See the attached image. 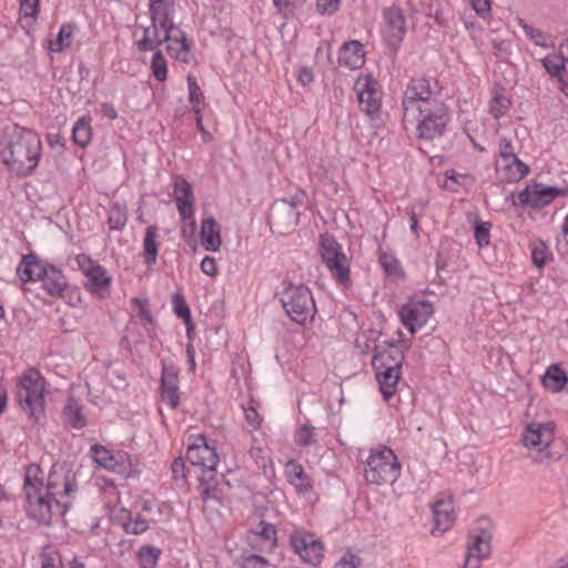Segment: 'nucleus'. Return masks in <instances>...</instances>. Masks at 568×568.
I'll return each mask as SVG.
<instances>
[{"mask_svg": "<svg viewBox=\"0 0 568 568\" xmlns=\"http://www.w3.org/2000/svg\"><path fill=\"white\" fill-rule=\"evenodd\" d=\"M42 144L39 135L16 123L7 124L2 131L0 161L18 178L29 176L41 159Z\"/></svg>", "mask_w": 568, "mask_h": 568, "instance_id": "1", "label": "nucleus"}, {"mask_svg": "<svg viewBox=\"0 0 568 568\" xmlns=\"http://www.w3.org/2000/svg\"><path fill=\"white\" fill-rule=\"evenodd\" d=\"M191 440L187 445L186 458L193 466L201 469L199 489L202 497H216V493L223 494L215 479V468L219 463L215 447L209 445L204 435L192 437Z\"/></svg>", "mask_w": 568, "mask_h": 568, "instance_id": "2", "label": "nucleus"}, {"mask_svg": "<svg viewBox=\"0 0 568 568\" xmlns=\"http://www.w3.org/2000/svg\"><path fill=\"white\" fill-rule=\"evenodd\" d=\"M403 361L404 353L396 343L378 345L375 348L372 365L385 399H389L395 394Z\"/></svg>", "mask_w": 568, "mask_h": 568, "instance_id": "3", "label": "nucleus"}, {"mask_svg": "<svg viewBox=\"0 0 568 568\" xmlns=\"http://www.w3.org/2000/svg\"><path fill=\"white\" fill-rule=\"evenodd\" d=\"M440 101L438 83L435 79L424 75L412 78L403 94V119L413 120L422 108Z\"/></svg>", "mask_w": 568, "mask_h": 568, "instance_id": "4", "label": "nucleus"}, {"mask_svg": "<svg viewBox=\"0 0 568 568\" xmlns=\"http://www.w3.org/2000/svg\"><path fill=\"white\" fill-rule=\"evenodd\" d=\"M45 381L36 369L27 371L17 385V400L20 408L34 422L44 413Z\"/></svg>", "mask_w": 568, "mask_h": 568, "instance_id": "5", "label": "nucleus"}, {"mask_svg": "<svg viewBox=\"0 0 568 568\" xmlns=\"http://www.w3.org/2000/svg\"><path fill=\"white\" fill-rule=\"evenodd\" d=\"M277 295L287 316L297 324H305L315 316V301L307 286L288 283Z\"/></svg>", "mask_w": 568, "mask_h": 568, "instance_id": "6", "label": "nucleus"}, {"mask_svg": "<svg viewBox=\"0 0 568 568\" xmlns=\"http://www.w3.org/2000/svg\"><path fill=\"white\" fill-rule=\"evenodd\" d=\"M417 112L418 114L413 120L403 119V122L405 125L410 124L416 126L418 139L430 141L444 134L450 121L448 106L444 101L432 103Z\"/></svg>", "mask_w": 568, "mask_h": 568, "instance_id": "7", "label": "nucleus"}, {"mask_svg": "<svg viewBox=\"0 0 568 568\" xmlns=\"http://www.w3.org/2000/svg\"><path fill=\"white\" fill-rule=\"evenodd\" d=\"M400 474V464L388 447L373 449L366 460L365 479L378 486L392 485Z\"/></svg>", "mask_w": 568, "mask_h": 568, "instance_id": "8", "label": "nucleus"}, {"mask_svg": "<svg viewBox=\"0 0 568 568\" xmlns=\"http://www.w3.org/2000/svg\"><path fill=\"white\" fill-rule=\"evenodd\" d=\"M318 252L325 266L336 282L343 286L352 284L349 276L351 263L343 252L342 245L328 233L321 235Z\"/></svg>", "mask_w": 568, "mask_h": 568, "instance_id": "9", "label": "nucleus"}, {"mask_svg": "<svg viewBox=\"0 0 568 568\" xmlns=\"http://www.w3.org/2000/svg\"><path fill=\"white\" fill-rule=\"evenodd\" d=\"M493 524L489 518L480 517L469 531L467 554L463 568H479L484 558L490 554Z\"/></svg>", "mask_w": 568, "mask_h": 568, "instance_id": "10", "label": "nucleus"}, {"mask_svg": "<svg viewBox=\"0 0 568 568\" xmlns=\"http://www.w3.org/2000/svg\"><path fill=\"white\" fill-rule=\"evenodd\" d=\"M554 430L552 422L531 423L526 426L521 440L530 450L534 463L541 464L550 457L548 448L554 440Z\"/></svg>", "mask_w": 568, "mask_h": 568, "instance_id": "11", "label": "nucleus"}, {"mask_svg": "<svg viewBox=\"0 0 568 568\" xmlns=\"http://www.w3.org/2000/svg\"><path fill=\"white\" fill-rule=\"evenodd\" d=\"M288 544L300 559L308 565L318 566L324 558V544L311 531L294 529L288 536Z\"/></svg>", "mask_w": 568, "mask_h": 568, "instance_id": "12", "label": "nucleus"}, {"mask_svg": "<svg viewBox=\"0 0 568 568\" xmlns=\"http://www.w3.org/2000/svg\"><path fill=\"white\" fill-rule=\"evenodd\" d=\"M305 197L304 193L295 194L290 200H277L270 212V224L272 227L290 231L297 225L298 211L297 206L302 205Z\"/></svg>", "mask_w": 568, "mask_h": 568, "instance_id": "13", "label": "nucleus"}, {"mask_svg": "<svg viewBox=\"0 0 568 568\" xmlns=\"http://www.w3.org/2000/svg\"><path fill=\"white\" fill-rule=\"evenodd\" d=\"M434 313V306L428 301L410 300L399 310L403 325L412 333L426 324Z\"/></svg>", "mask_w": 568, "mask_h": 568, "instance_id": "14", "label": "nucleus"}, {"mask_svg": "<svg viewBox=\"0 0 568 568\" xmlns=\"http://www.w3.org/2000/svg\"><path fill=\"white\" fill-rule=\"evenodd\" d=\"M275 513L273 508L270 509L267 506L255 509L258 521L250 532L261 540L263 549L272 550L277 547V531L275 524L272 521V517L276 516Z\"/></svg>", "mask_w": 568, "mask_h": 568, "instance_id": "15", "label": "nucleus"}, {"mask_svg": "<svg viewBox=\"0 0 568 568\" xmlns=\"http://www.w3.org/2000/svg\"><path fill=\"white\" fill-rule=\"evenodd\" d=\"M359 108L368 115H374L381 109V93L377 82L371 75H359L354 84Z\"/></svg>", "mask_w": 568, "mask_h": 568, "instance_id": "16", "label": "nucleus"}, {"mask_svg": "<svg viewBox=\"0 0 568 568\" xmlns=\"http://www.w3.org/2000/svg\"><path fill=\"white\" fill-rule=\"evenodd\" d=\"M75 262L85 275L88 280L87 287L90 291L101 294V292L109 288L111 277L108 275V272L103 266L94 262L87 254H78L75 256Z\"/></svg>", "mask_w": 568, "mask_h": 568, "instance_id": "17", "label": "nucleus"}, {"mask_svg": "<svg viewBox=\"0 0 568 568\" xmlns=\"http://www.w3.org/2000/svg\"><path fill=\"white\" fill-rule=\"evenodd\" d=\"M562 192L559 187L532 182L518 193L520 204L531 209H542L549 205Z\"/></svg>", "mask_w": 568, "mask_h": 568, "instance_id": "18", "label": "nucleus"}, {"mask_svg": "<svg viewBox=\"0 0 568 568\" xmlns=\"http://www.w3.org/2000/svg\"><path fill=\"white\" fill-rule=\"evenodd\" d=\"M173 194L179 214L182 220H190V234H194V195L191 184L183 178H176L173 183Z\"/></svg>", "mask_w": 568, "mask_h": 568, "instance_id": "19", "label": "nucleus"}, {"mask_svg": "<svg viewBox=\"0 0 568 568\" xmlns=\"http://www.w3.org/2000/svg\"><path fill=\"white\" fill-rule=\"evenodd\" d=\"M77 489L75 475L69 469L53 467L48 476L43 497L70 495Z\"/></svg>", "mask_w": 568, "mask_h": 568, "instance_id": "20", "label": "nucleus"}, {"mask_svg": "<svg viewBox=\"0 0 568 568\" xmlns=\"http://www.w3.org/2000/svg\"><path fill=\"white\" fill-rule=\"evenodd\" d=\"M162 41L166 43V51L172 58L184 63H190L192 58V41L187 39L183 30L179 27L170 31L166 30V32L163 33Z\"/></svg>", "mask_w": 568, "mask_h": 568, "instance_id": "21", "label": "nucleus"}, {"mask_svg": "<svg viewBox=\"0 0 568 568\" xmlns=\"http://www.w3.org/2000/svg\"><path fill=\"white\" fill-rule=\"evenodd\" d=\"M433 513V528L432 536L438 537L447 531L455 520V506L454 499H436L430 505Z\"/></svg>", "mask_w": 568, "mask_h": 568, "instance_id": "22", "label": "nucleus"}, {"mask_svg": "<svg viewBox=\"0 0 568 568\" xmlns=\"http://www.w3.org/2000/svg\"><path fill=\"white\" fill-rule=\"evenodd\" d=\"M26 510L30 519L44 526L50 525L55 513H64L59 499H27Z\"/></svg>", "mask_w": 568, "mask_h": 568, "instance_id": "23", "label": "nucleus"}, {"mask_svg": "<svg viewBox=\"0 0 568 568\" xmlns=\"http://www.w3.org/2000/svg\"><path fill=\"white\" fill-rule=\"evenodd\" d=\"M383 13L386 21V41L396 51L406 33L404 14L397 7L387 8Z\"/></svg>", "mask_w": 568, "mask_h": 568, "instance_id": "24", "label": "nucleus"}, {"mask_svg": "<svg viewBox=\"0 0 568 568\" xmlns=\"http://www.w3.org/2000/svg\"><path fill=\"white\" fill-rule=\"evenodd\" d=\"M149 13L151 22L159 26L162 33L176 27L173 22L174 0H150Z\"/></svg>", "mask_w": 568, "mask_h": 568, "instance_id": "25", "label": "nucleus"}, {"mask_svg": "<svg viewBox=\"0 0 568 568\" xmlns=\"http://www.w3.org/2000/svg\"><path fill=\"white\" fill-rule=\"evenodd\" d=\"M161 398L168 405L175 409L180 403L179 395V375L174 367L163 365L161 376Z\"/></svg>", "mask_w": 568, "mask_h": 568, "instance_id": "26", "label": "nucleus"}, {"mask_svg": "<svg viewBox=\"0 0 568 568\" xmlns=\"http://www.w3.org/2000/svg\"><path fill=\"white\" fill-rule=\"evenodd\" d=\"M47 264L36 253L26 254L17 266V276L22 283L40 281L44 274L43 271L47 270Z\"/></svg>", "mask_w": 568, "mask_h": 568, "instance_id": "27", "label": "nucleus"}, {"mask_svg": "<svg viewBox=\"0 0 568 568\" xmlns=\"http://www.w3.org/2000/svg\"><path fill=\"white\" fill-rule=\"evenodd\" d=\"M41 277L42 288L52 297H61L68 287V280L63 272L52 264H47Z\"/></svg>", "mask_w": 568, "mask_h": 568, "instance_id": "28", "label": "nucleus"}, {"mask_svg": "<svg viewBox=\"0 0 568 568\" xmlns=\"http://www.w3.org/2000/svg\"><path fill=\"white\" fill-rule=\"evenodd\" d=\"M496 171L501 181L518 182L528 174L529 168L516 155L506 161H498Z\"/></svg>", "mask_w": 568, "mask_h": 568, "instance_id": "29", "label": "nucleus"}, {"mask_svg": "<svg viewBox=\"0 0 568 568\" xmlns=\"http://www.w3.org/2000/svg\"><path fill=\"white\" fill-rule=\"evenodd\" d=\"M365 52L359 41L351 40L344 42L338 55V63L349 69H359L364 65Z\"/></svg>", "mask_w": 568, "mask_h": 568, "instance_id": "30", "label": "nucleus"}, {"mask_svg": "<svg viewBox=\"0 0 568 568\" xmlns=\"http://www.w3.org/2000/svg\"><path fill=\"white\" fill-rule=\"evenodd\" d=\"M200 237L206 251L216 252L222 244L221 226L214 217L210 216L202 221Z\"/></svg>", "mask_w": 568, "mask_h": 568, "instance_id": "31", "label": "nucleus"}, {"mask_svg": "<svg viewBox=\"0 0 568 568\" xmlns=\"http://www.w3.org/2000/svg\"><path fill=\"white\" fill-rule=\"evenodd\" d=\"M568 384V374L558 364L550 365L544 376L542 385L552 393H560Z\"/></svg>", "mask_w": 568, "mask_h": 568, "instance_id": "32", "label": "nucleus"}, {"mask_svg": "<svg viewBox=\"0 0 568 568\" xmlns=\"http://www.w3.org/2000/svg\"><path fill=\"white\" fill-rule=\"evenodd\" d=\"M141 28L143 30V36L135 43L138 51L148 52L159 50V47L164 43V41H162L163 33L160 27L151 22L150 26Z\"/></svg>", "mask_w": 568, "mask_h": 568, "instance_id": "33", "label": "nucleus"}, {"mask_svg": "<svg viewBox=\"0 0 568 568\" xmlns=\"http://www.w3.org/2000/svg\"><path fill=\"white\" fill-rule=\"evenodd\" d=\"M42 470L39 465L31 464L27 467L24 474V493L26 497H43L41 494L42 483Z\"/></svg>", "mask_w": 568, "mask_h": 568, "instance_id": "34", "label": "nucleus"}, {"mask_svg": "<svg viewBox=\"0 0 568 568\" xmlns=\"http://www.w3.org/2000/svg\"><path fill=\"white\" fill-rule=\"evenodd\" d=\"M158 227L155 225H150L145 230V235L143 239V251L142 256L144 263L148 265H153L158 260L159 247H158Z\"/></svg>", "mask_w": 568, "mask_h": 568, "instance_id": "35", "label": "nucleus"}, {"mask_svg": "<svg viewBox=\"0 0 568 568\" xmlns=\"http://www.w3.org/2000/svg\"><path fill=\"white\" fill-rule=\"evenodd\" d=\"M77 29L78 28H77L75 23H72V22L62 23L60 27V30L57 34L55 40L49 42L48 49L50 51L57 52V53L62 52L65 49H68L72 43L73 34Z\"/></svg>", "mask_w": 568, "mask_h": 568, "instance_id": "36", "label": "nucleus"}, {"mask_svg": "<svg viewBox=\"0 0 568 568\" xmlns=\"http://www.w3.org/2000/svg\"><path fill=\"white\" fill-rule=\"evenodd\" d=\"M63 414L65 424L73 428L81 429L87 425V418L83 415L82 405L73 397L68 399Z\"/></svg>", "mask_w": 568, "mask_h": 568, "instance_id": "37", "label": "nucleus"}, {"mask_svg": "<svg viewBox=\"0 0 568 568\" xmlns=\"http://www.w3.org/2000/svg\"><path fill=\"white\" fill-rule=\"evenodd\" d=\"M92 139L91 118L83 115L78 119L72 129V140L80 148H85Z\"/></svg>", "mask_w": 568, "mask_h": 568, "instance_id": "38", "label": "nucleus"}, {"mask_svg": "<svg viewBox=\"0 0 568 568\" xmlns=\"http://www.w3.org/2000/svg\"><path fill=\"white\" fill-rule=\"evenodd\" d=\"M91 455L93 460L101 467L108 470H114L118 463L114 456L104 446L95 444L91 447Z\"/></svg>", "mask_w": 568, "mask_h": 568, "instance_id": "39", "label": "nucleus"}, {"mask_svg": "<svg viewBox=\"0 0 568 568\" xmlns=\"http://www.w3.org/2000/svg\"><path fill=\"white\" fill-rule=\"evenodd\" d=\"M128 221V214L124 205L115 203L109 211L108 224L111 230L121 231Z\"/></svg>", "mask_w": 568, "mask_h": 568, "instance_id": "40", "label": "nucleus"}, {"mask_svg": "<svg viewBox=\"0 0 568 568\" xmlns=\"http://www.w3.org/2000/svg\"><path fill=\"white\" fill-rule=\"evenodd\" d=\"M566 59L558 55H547L541 60V63L550 75L560 80L561 77L567 74L564 63Z\"/></svg>", "mask_w": 568, "mask_h": 568, "instance_id": "41", "label": "nucleus"}, {"mask_svg": "<svg viewBox=\"0 0 568 568\" xmlns=\"http://www.w3.org/2000/svg\"><path fill=\"white\" fill-rule=\"evenodd\" d=\"M531 258L532 263L541 268L549 260L551 253L544 241L535 240L531 245Z\"/></svg>", "mask_w": 568, "mask_h": 568, "instance_id": "42", "label": "nucleus"}, {"mask_svg": "<svg viewBox=\"0 0 568 568\" xmlns=\"http://www.w3.org/2000/svg\"><path fill=\"white\" fill-rule=\"evenodd\" d=\"M161 549L153 546H142L139 550V560L142 568H155Z\"/></svg>", "mask_w": 568, "mask_h": 568, "instance_id": "43", "label": "nucleus"}, {"mask_svg": "<svg viewBox=\"0 0 568 568\" xmlns=\"http://www.w3.org/2000/svg\"><path fill=\"white\" fill-rule=\"evenodd\" d=\"M294 442L301 447L315 445L317 443L315 428L310 425H302L295 433Z\"/></svg>", "mask_w": 568, "mask_h": 568, "instance_id": "44", "label": "nucleus"}, {"mask_svg": "<svg viewBox=\"0 0 568 568\" xmlns=\"http://www.w3.org/2000/svg\"><path fill=\"white\" fill-rule=\"evenodd\" d=\"M151 69L154 78L163 82L168 78V65L166 60L163 55V53L160 50H155L152 61H151Z\"/></svg>", "mask_w": 568, "mask_h": 568, "instance_id": "45", "label": "nucleus"}, {"mask_svg": "<svg viewBox=\"0 0 568 568\" xmlns=\"http://www.w3.org/2000/svg\"><path fill=\"white\" fill-rule=\"evenodd\" d=\"M519 26L524 30L526 37L534 42L536 45L548 47V37L537 28H534L526 23L524 20L519 21Z\"/></svg>", "mask_w": 568, "mask_h": 568, "instance_id": "46", "label": "nucleus"}, {"mask_svg": "<svg viewBox=\"0 0 568 568\" xmlns=\"http://www.w3.org/2000/svg\"><path fill=\"white\" fill-rule=\"evenodd\" d=\"M172 304L175 315L184 320L185 324L189 326L191 323V312L184 297L179 293L173 294Z\"/></svg>", "mask_w": 568, "mask_h": 568, "instance_id": "47", "label": "nucleus"}, {"mask_svg": "<svg viewBox=\"0 0 568 568\" xmlns=\"http://www.w3.org/2000/svg\"><path fill=\"white\" fill-rule=\"evenodd\" d=\"M509 100L500 93H496L490 101L489 111L495 119L503 116L509 109Z\"/></svg>", "mask_w": 568, "mask_h": 568, "instance_id": "48", "label": "nucleus"}, {"mask_svg": "<svg viewBox=\"0 0 568 568\" xmlns=\"http://www.w3.org/2000/svg\"><path fill=\"white\" fill-rule=\"evenodd\" d=\"M285 475L288 478L291 484H294L295 486H300V485H302V481L304 478L303 466L295 460H290L285 465Z\"/></svg>", "mask_w": 568, "mask_h": 568, "instance_id": "49", "label": "nucleus"}, {"mask_svg": "<svg viewBox=\"0 0 568 568\" xmlns=\"http://www.w3.org/2000/svg\"><path fill=\"white\" fill-rule=\"evenodd\" d=\"M490 229L491 224L489 222H479L475 225V239L478 246L485 247L489 244Z\"/></svg>", "mask_w": 568, "mask_h": 568, "instance_id": "50", "label": "nucleus"}, {"mask_svg": "<svg viewBox=\"0 0 568 568\" xmlns=\"http://www.w3.org/2000/svg\"><path fill=\"white\" fill-rule=\"evenodd\" d=\"M379 264L387 274L397 275L400 272L399 261L393 255L386 253L381 254Z\"/></svg>", "mask_w": 568, "mask_h": 568, "instance_id": "51", "label": "nucleus"}, {"mask_svg": "<svg viewBox=\"0 0 568 568\" xmlns=\"http://www.w3.org/2000/svg\"><path fill=\"white\" fill-rule=\"evenodd\" d=\"M187 87L189 100L192 103L193 109L195 110L197 109L196 106L203 101V93L193 77H187Z\"/></svg>", "mask_w": 568, "mask_h": 568, "instance_id": "52", "label": "nucleus"}, {"mask_svg": "<svg viewBox=\"0 0 568 568\" xmlns=\"http://www.w3.org/2000/svg\"><path fill=\"white\" fill-rule=\"evenodd\" d=\"M341 0H316V9L321 14H334L339 8Z\"/></svg>", "mask_w": 568, "mask_h": 568, "instance_id": "53", "label": "nucleus"}, {"mask_svg": "<svg viewBox=\"0 0 568 568\" xmlns=\"http://www.w3.org/2000/svg\"><path fill=\"white\" fill-rule=\"evenodd\" d=\"M498 146L500 161H506L509 160L510 156H516L514 145L509 139L505 136L499 138Z\"/></svg>", "mask_w": 568, "mask_h": 568, "instance_id": "54", "label": "nucleus"}, {"mask_svg": "<svg viewBox=\"0 0 568 568\" xmlns=\"http://www.w3.org/2000/svg\"><path fill=\"white\" fill-rule=\"evenodd\" d=\"M362 559L354 554H347L343 556L333 568H358L361 566Z\"/></svg>", "mask_w": 568, "mask_h": 568, "instance_id": "55", "label": "nucleus"}, {"mask_svg": "<svg viewBox=\"0 0 568 568\" xmlns=\"http://www.w3.org/2000/svg\"><path fill=\"white\" fill-rule=\"evenodd\" d=\"M125 531L131 534H142L148 529V523L145 519H142L140 516L136 517L135 520H129L123 524Z\"/></svg>", "mask_w": 568, "mask_h": 568, "instance_id": "56", "label": "nucleus"}, {"mask_svg": "<svg viewBox=\"0 0 568 568\" xmlns=\"http://www.w3.org/2000/svg\"><path fill=\"white\" fill-rule=\"evenodd\" d=\"M39 11V0H20V12L23 17L33 18Z\"/></svg>", "mask_w": 568, "mask_h": 568, "instance_id": "57", "label": "nucleus"}, {"mask_svg": "<svg viewBox=\"0 0 568 568\" xmlns=\"http://www.w3.org/2000/svg\"><path fill=\"white\" fill-rule=\"evenodd\" d=\"M171 470H172V477L175 481H178V480L184 481V479L186 478L185 463H184L183 458H181V457L175 458L171 465Z\"/></svg>", "mask_w": 568, "mask_h": 568, "instance_id": "58", "label": "nucleus"}, {"mask_svg": "<svg viewBox=\"0 0 568 568\" xmlns=\"http://www.w3.org/2000/svg\"><path fill=\"white\" fill-rule=\"evenodd\" d=\"M268 562L263 557L257 555H251L245 557L241 568H267Z\"/></svg>", "mask_w": 568, "mask_h": 568, "instance_id": "59", "label": "nucleus"}, {"mask_svg": "<svg viewBox=\"0 0 568 568\" xmlns=\"http://www.w3.org/2000/svg\"><path fill=\"white\" fill-rule=\"evenodd\" d=\"M200 267L201 271L209 276H215L217 273L216 261L211 256H205L202 260Z\"/></svg>", "mask_w": 568, "mask_h": 568, "instance_id": "60", "label": "nucleus"}, {"mask_svg": "<svg viewBox=\"0 0 568 568\" xmlns=\"http://www.w3.org/2000/svg\"><path fill=\"white\" fill-rule=\"evenodd\" d=\"M473 9L480 17L489 14L491 8L489 0H470Z\"/></svg>", "mask_w": 568, "mask_h": 568, "instance_id": "61", "label": "nucleus"}, {"mask_svg": "<svg viewBox=\"0 0 568 568\" xmlns=\"http://www.w3.org/2000/svg\"><path fill=\"white\" fill-rule=\"evenodd\" d=\"M244 412H245V419L247 420V423L250 425H252L253 427H258L262 418L260 417L256 409L253 407H248V408H245Z\"/></svg>", "mask_w": 568, "mask_h": 568, "instance_id": "62", "label": "nucleus"}, {"mask_svg": "<svg viewBox=\"0 0 568 568\" xmlns=\"http://www.w3.org/2000/svg\"><path fill=\"white\" fill-rule=\"evenodd\" d=\"M273 2L278 11L284 16L291 14L293 12L294 6L292 0H273Z\"/></svg>", "mask_w": 568, "mask_h": 568, "instance_id": "63", "label": "nucleus"}, {"mask_svg": "<svg viewBox=\"0 0 568 568\" xmlns=\"http://www.w3.org/2000/svg\"><path fill=\"white\" fill-rule=\"evenodd\" d=\"M41 568H62V566L60 559L45 554L42 556Z\"/></svg>", "mask_w": 568, "mask_h": 568, "instance_id": "64", "label": "nucleus"}]
</instances>
